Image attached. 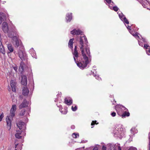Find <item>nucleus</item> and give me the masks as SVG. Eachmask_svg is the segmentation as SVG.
<instances>
[{
	"instance_id": "obj_57",
	"label": "nucleus",
	"mask_w": 150,
	"mask_h": 150,
	"mask_svg": "<svg viewBox=\"0 0 150 150\" xmlns=\"http://www.w3.org/2000/svg\"><path fill=\"white\" fill-rule=\"evenodd\" d=\"M82 148H83V149H84V148H85V147H84V146Z\"/></svg>"
},
{
	"instance_id": "obj_13",
	"label": "nucleus",
	"mask_w": 150,
	"mask_h": 150,
	"mask_svg": "<svg viewBox=\"0 0 150 150\" xmlns=\"http://www.w3.org/2000/svg\"><path fill=\"white\" fill-rule=\"evenodd\" d=\"M9 117L10 118L9 115L7 117L6 119L7 127L9 130L11 129V121Z\"/></svg>"
},
{
	"instance_id": "obj_47",
	"label": "nucleus",
	"mask_w": 150,
	"mask_h": 150,
	"mask_svg": "<svg viewBox=\"0 0 150 150\" xmlns=\"http://www.w3.org/2000/svg\"><path fill=\"white\" fill-rule=\"evenodd\" d=\"M75 128V126L74 125H72L71 126V128L72 129H74Z\"/></svg>"
},
{
	"instance_id": "obj_27",
	"label": "nucleus",
	"mask_w": 150,
	"mask_h": 150,
	"mask_svg": "<svg viewBox=\"0 0 150 150\" xmlns=\"http://www.w3.org/2000/svg\"><path fill=\"white\" fill-rule=\"evenodd\" d=\"M112 145L111 144H108L107 145V148L108 150H112Z\"/></svg>"
},
{
	"instance_id": "obj_10",
	"label": "nucleus",
	"mask_w": 150,
	"mask_h": 150,
	"mask_svg": "<svg viewBox=\"0 0 150 150\" xmlns=\"http://www.w3.org/2000/svg\"><path fill=\"white\" fill-rule=\"evenodd\" d=\"M29 102L26 99H25L23 101L19 106V109H21L23 108H25L28 105Z\"/></svg>"
},
{
	"instance_id": "obj_9",
	"label": "nucleus",
	"mask_w": 150,
	"mask_h": 150,
	"mask_svg": "<svg viewBox=\"0 0 150 150\" xmlns=\"http://www.w3.org/2000/svg\"><path fill=\"white\" fill-rule=\"evenodd\" d=\"M82 33L83 32L79 29L76 30V29H74L71 31V33L73 35H81Z\"/></svg>"
},
{
	"instance_id": "obj_53",
	"label": "nucleus",
	"mask_w": 150,
	"mask_h": 150,
	"mask_svg": "<svg viewBox=\"0 0 150 150\" xmlns=\"http://www.w3.org/2000/svg\"><path fill=\"white\" fill-rule=\"evenodd\" d=\"M127 28H128V29H129L130 28V26H128Z\"/></svg>"
},
{
	"instance_id": "obj_3",
	"label": "nucleus",
	"mask_w": 150,
	"mask_h": 150,
	"mask_svg": "<svg viewBox=\"0 0 150 150\" xmlns=\"http://www.w3.org/2000/svg\"><path fill=\"white\" fill-rule=\"evenodd\" d=\"M115 108L117 114L119 115H121L125 110H127V109L124 106L120 104L116 105Z\"/></svg>"
},
{
	"instance_id": "obj_59",
	"label": "nucleus",
	"mask_w": 150,
	"mask_h": 150,
	"mask_svg": "<svg viewBox=\"0 0 150 150\" xmlns=\"http://www.w3.org/2000/svg\"><path fill=\"white\" fill-rule=\"evenodd\" d=\"M1 121V120L0 119V122Z\"/></svg>"
},
{
	"instance_id": "obj_51",
	"label": "nucleus",
	"mask_w": 150,
	"mask_h": 150,
	"mask_svg": "<svg viewBox=\"0 0 150 150\" xmlns=\"http://www.w3.org/2000/svg\"><path fill=\"white\" fill-rule=\"evenodd\" d=\"M110 114L111 115V116H112V112H111Z\"/></svg>"
},
{
	"instance_id": "obj_11",
	"label": "nucleus",
	"mask_w": 150,
	"mask_h": 150,
	"mask_svg": "<svg viewBox=\"0 0 150 150\" xmlns=\"http://www.w3.org/2000/svg\"><path fill=\"white\" fill-rule=\"evenodd\" d=\"M12 40L13 42H15L14 43L15 47H18L19 45L18 38L17 36L13 37Z\"/></svg>"
},
{
	"instance_id": "obj_24",
	"label": "nucleus",
	"mask_w": 150,
	"mask_h": 150,
	"mask_svg": "<svg viewBox=\"0 0 150 150\" xmlns=\"http://www.w3.org/2000/svg\"><path fill=\"white\" fill-rule=\"evenodd\" d=\"M8 48L10 52H12L13 51V48L11 44H9L8 45Z\"/></svg>"
},
{
	"instance_id": "obj_39",
	"label": "nucleus",
	"mask_w": 150,
	"mask_h": 150,
	"mask_svg": "<svg viewBox=\"0 0 150 150\" xmlns=\"http://www.w3.org/2000/svg\"><path fill=\"white\" fill-rule=\"evenodd\" d=\"M23 130H16V132H17V133H21V132L23 131Z\"/></svg>"
},
{
	"instance_id": "obj_30",
	"label": "nucleus",
	"mask_w": 150,
	"mask_h": 150,
	"mask_svg": "<svg viewBox=\"0 0 150 150\" xmlns=\"http://www.w3.org/2000/svg\"><path fill=\"white\" fill-rule=\"evenodd\" d=\"M28 94H21L19 96V98L21 100L23 98V97H26L28 96Z\"/></svg>"
},
{
	"instance_id": "obj_1",
	"label": "nucleus",
	"mask_w": 150,
	"mask_h": 150,
	"mask_svg": "<svg viewBox=\"0 0 150 150\" xmlns=\"http://www.w3.org/2000/svg\"><path fill=\"white\" fill-rule=\"evenodd\" d=\"M88 43L87 39L85 36L80 37L79 46L80 48L83 58H81V59H79V61H76V58L79 57V53L77 50L76 45L75 46L74 52H72L75 62L77 66L81 69H83L87 67L89 62L88 58L84 52L85 50L88 56H90V52Z\"/></svg>"
},
{
	"instance_id": "obj_8",
	"label": "nucleus",
	"mask_w": 150,
	"mask_h": 150,
	"mask_svg": "<svg viewBox=\"0 0 150 150\" xmlns=\"http://www.w3.org/2000/svg\"><path fill=\"white\" fill-rule=\"evenodd\" d=\"M2 29L3 31L5 33H8L9 31L8 25L6 22H4L3 23Z\"/></svg>"
},
{
	"instance_id": "obj_22",
	"label": "nucleus",
	"mask_w": 150,
	"mask_h": 150,
	"mask_svg": "<svg viewBox=\"0 0 150 150\" xmlns=\"http://www.w3.org/2000/svg\"><path fill=\"white\" fill-rule=\"evenodd\" d=\"M72 13H68L66 16V19L67 22H70L72 19Z\"/></svg>"
},
{
	"instance_id": "obj_12",
	"label": "nucleus",
	"mask_w": 150,
	"mask_h": 150,
	"mask_svg": "<svg viewBox=\"0 0 150 150\" xmlns=\"http://www.w3.org/2000/svg\"><path fill=\"white\" fill-rule=\"evenodd\" d=\"M21 83L22 85L26 86L27 84V77L25 75H23L21 76Z\"/></svg>"
},
{
	"instance_id": "obj_32",
	"label": "nucleus",
	"mask_w": 150,
	"mask_h": 150,
	"mask_svg": "<svg viewBox=\"0 0 150 150\" xmlns=\"http://www.w3.org/2000/svg\"><path fill=\"white\" fill-rule=\"evenodd\" d=\"M77 109V106L76 105H75L74 107L73 106L71 107V109L73 111H75Z\"/></svg>"
},
{
	"instance_id": "obj_2",
	"label": "nucleus",
	"mask_w": 150,
	"mask_h": 150,
	"mask_svg": "<svg viewBox=\"0 0 150 150\" xmlns=\"http://www.w3.org/2000/svg\"><path fill=\"white\" fill-rule=\"evenodd\" d=\"M125 129L121 125H116L113 128V136L117 139L125 137Z\"/></svg>"
},
{
	"instance_id": "obj_21",
	"label": "nucleus",
	"mask_w": 150,
	"mask_h": 150,
	"mask_svg": "<svg viewBox=\"0 0 150 150\" xmlns=\"http://www.w3.org/2000/svg\"><path fill=\"white\" fill-rule=\"evenodd\" d=\"M22 94H28L29 90L26 86H23L22 87Z\"/></svg>"
},
{
	"instance_id": "obj_14",
	"label": "nucleus",
	"mask_w": 150,
	"mask_h": 150,
	"mask_svg": "<svg viewBox=\"0 0 150 150\" xmlns=\"http://www.w3.org/2000/svg\"><path fill=\"white\" fill-rule=\"evenodd\" d=\"M10 85L12 88V91L13 92H16V86L15 82L13 80L11 81Z\"/></svg>"
},
{
	"instance_id": "obj_15",
	"label": "nucleus",
	"mask_w": 150,
	"mask_h": 150,
	"mask_svg": "<svg viewBox=\"0 0 150 150\" xmlns=\"http://www.w3.org/2000/svg\"><path fill=\"white\" fill-rule=\"evenodd\" d=\"M6 16L5 14L0 12V24H1L3 21L4 20H6Z\"/></svg>"
},
{
	"instance_id": "obj_23",
	"label": "nucleus",
	"mask_w": 150,
	"mask_h": 150,
	"mask_svg": "<svg viewBox=\"0 0 150 150\" xmlns=\"http://www.w3.org/2000/svg\"><path fill=\"white\" fill-rule=\"evenodd\" d=\"M24 67L23 62H21L19 68V71L21 72H23L24 70Z\"/></svg>"
},
{
	"instance_id": "obj_60",
	"label": "nucleus",
	"mask_w": 150,
	"mask_h": 150,
	"mask_svg": "<svg viewBox=\"0 0 150 150\" xmlns=\"http://www.w3.org/2000/svg\"><path fill=\"white\" fill-rule=\"evenodd\" d=\"M15 150H17V149H15Z\"/></svg>"
},
{
	"instance_id": "obj_34",
	"label": "nucleus",
	"mask_w": 150,
	"mask_h": 150,
	"mask_svg": "<svg viewBox=\"0 0 150 150\" xmlns=\"http://www.w3.org/2000/svg\"><path fill=\"white\" fill-rule=\"evenodd\" d=\"M133 35L137 39L139 38V37L137 33H135Z\"/></svg>"
},
{
	"instance_id": "obj_45",
	"label": "nucleus",
	"mask_w": 150,
	"mask_h": 150,
	"mask_svg": "<svg viewBox=\"0 0 150 150\" xmlns=\"http://www.w3.org/2000/svg\"><path fill=\"white\" fill-rule=\"evenodd\" d=\"M87 142V140H85V141H84V140H82V141L81 142H80L81 143H86Z\"/></svg>"
},
{
	"instance_id": "obj_46",
	"label": "nucleus",
	"mask_w": 150,
	"mask_h": 150,
	"mask_svg": "<svg viewBox=\"0 0 150 150\" xmlns=\"http://www.w3.org/2000/svg\"><path fill=\"white\" fill-rule=\"evenodd\" d=\"M98 150V148L97 146H96L95 147H94L93 149H92V150Z\"/></svg>"
},
{
	"instance_id": "obj_54",
	"label": "nucleus",
	"mask_w": 150,
	"mask_h": 150,
	"mask_svg": "<svg viewBox=\"0 0 150 150\" xmlns=\"http://www.w3.org/2000/svg\"><path fill=\"white\" fill-rule=\"evenodd\" d=\"M17 145V144H16L15 147V148H16V147Z\"/></svg>"
},
{
	"instance_id": "obj_49",
	"label": "nucleus",
	"mask_w": 150,
	"mask_h": 150,
	"mask_svg": "<svg viewBox=\"0 0 150 150\" xmlns=\"http://www.w3.org/2000/svg\"><path fill=\"white\" fill-rule=\"evenodd\" d=\"M14 69L16 71L17 68L16 67H14Z\"/></svg>"
},
{
	"instance_id": "obj_5",
	"label": "nucleus",
	"mask_w": 150,
	"mask_h": 150,
	"mask_svg": "<svg viewBox=\"0 0 150 150\" xmlns=\"http://www.w3.org/2000/svg\"><path fill=\"white\" fill-rule=\"evenodd\" d=\"M19 57L22 61L27 60V56L25 52L20 50L18 52Z\"/></svg>"
},
{
	"instance_id": "obj_40",
	"label": "nucleus",
	"mask_w": 150,
	"mask_h": 150,
	"mask_svg": "<svg viewBox=\"0 0 150 150\" xmlns=\"http://www.w3.org/2000/svg\"><path fill=\"white\" fill-rule=\"evenodd\" d=\"M107 147H106L105 146L103 145L102 147V150H106Z\"/></svg>"
},
{
	"instance_id": "obj_18",
	"label": "nucleus",
	"mask_w": 150,
	"mask_h": 150,
	"mask_svg": "<svg viewBox=\"0 0 150 150\" xmlns=\"http://www.w3.org/2000/svg\"><path fill=\"white\" fill-rule=\"evenodd\" d=\"M130 114L128 112V110H125L123 113L120 116H121L122 118H124L126 117H128L129 116Z\"/></svg>"
},
{
	"instance_id": "obj_16",
	"label": "nucleus",
	"mask_w": 150,
	"mask_h": 150,
	"mask_svg": "<svg viewBox=\"0 0 150 150\" xmlns=\"http://www.w3.org/2000/svg\"><path fill=\"white\" fill-rule=\"evenodd\" d=\"M59 110L62 113L64 114H66L67 113V110L66 108H62L61 105H59Z\"/></svg>"
},
{
	"instance_id": "obj_31",
	"label": "nucleus",
	"mask_w": 150,
	"mask_h": 150,
	"mask_svg": "<svg viewBox=\"0 0 150 150\" xmlns=\"http://www.w3.org/2000/svg\"><path fill=\"white\" fill-rule=\"evenodd\" d=\"M96 120L92 121L91 124V125L93 126L92 127H91V128H93L94 127L95 123H96V124H98V122L96 123Z\"/></svg>"
},
{
	"instance_id": "obj_19",
	"label": "nucleus",
	"mask_w": 150,
	"mask_h": 150,
	"mask_svg": "<svg viewBox=\"0 0 150 150\" xmlns=\"http://www.w3.org/2000/svg\"><path fill=\"white\" fill-rule=\"evenodd\" d=\"M74 40V39L73 38L69 40L68 42V47L72 50V49H73V42Z\"/></svg>"
},
{
	"instance_id": "obj_41",
	"label": "nucleus",
	"mask_w": 150,
	"mask_h": 150,
	"mask_svg": "<svg viewBox=\"0 0 150 150\" xmlns=\"http://www.w3.org/2000/svg\"><path fill=\"white\" fill-rule=\"evenodd\" d=\"M144 48L146 49H148V47H149V45L147 44H144Z\"/></svg>"
},
{
	"instance_id": "obj_7",
	"label": "nucleus",
	"mask_w": 150,
	"mask_h": 150,
	"mask_svg": "<svg viewBox=\"0 0 150 150\" xmlns=\"http://www.w3.org/2000/svg\"><path fill=\"white\" fill-rule=\"evenodd\" d=\"M16 109V105H13L12 106L10 110V112L9 115L10 118L13 117L15 115V112Z\"/></svg>"
},
{
	"instance_id": "obj_33",
	"label": "nucleus",
	"mask_w": 150,
	"mask_h": 150,
	"mask_svg": "<svg viewBox=\"0 0 150 150\" xmlns=\"http://www.w3.org/2000/svg\"><path fill=\"white\" fill-rule=\"evenodd\" d=\"M124 22L127 24L129 23V22L126 17H124L123 18Z\"/></svg>"
},
{
	"instance_id": "obj_48",
	"label": "nucleus",
	"mask_w": 150,
	"mask_h": 150,
	"mask_svg": "<svg viewBox=\"0 0 150 150\" xmlns=\"http://www.w3.org/2000/svg\"><path fill=\"white\" fill-rule=\"evenodd\" d=\"M116 113L115 112H113V117H114L116 115Z\"/></svg>"
},
{
	"instance_id": "obj_29",
	"label": "nucleus",
	"mask_w": 150,
	"mask_h": 150,
	"mask_svg": "<svg viewBox=\"0 0 150 150\" xmlns=\"http://www.w3.org/2000/svg\"><path fill=\"white\" fill-rule=\"evenodd\" d=\"M21 133H16L15 134L16 137L18 139H21V138L22 136H20Z\"/></svg>"
},
{
	"instance_id": "obj_42",
	"label": "nucleus",
	"mask_w": 150,
	"mask_h": 150,
	"mask_svg": "<svg viewBox=\"0 0 150 150\" xmlns=\"http://www.w3.org/2000/svg\"><path fill=\"white\" fill-rule=\"evenodd\" d=\"M110 8V9L112 10V5L111 4H109L108 6Z\"/></svg>"
},
{
	"instance_id": "obj_55",
	"label": "nucleus",
	"mask_w": 150,
	"mask_h": 150,
	"mask_svg": "<svg viewBox=\"0 0 150 150\" xmlns=\"http://www.w3.org/2000/svg\"><path fill=\"white\" fill-rule=\"evenodd\" d=\"M132 138H131V139H130L129 141H132Z\"/></svg>"
},
{
	"instance_id": "obj_28",
	"label": "nucleus",
	"mask_w": 150,
	"mask_h": 150,
	"mask_svg": "<svg viewBox=\"0 0 150 150\" xmlns=\"http://www.w3.org/2000/svg\"><path fill=\"white\" fill-rule=\"evenodd\" d=\"M25 109H22L19 113V115L23 116L25 114Z\"/></svg>"
},
{
	"instance_id": "obj_61",
	"label": "nucleus",
	"mask_w": 150,
	"mask_h": 150,
	"mask_svg": "<svg viewBox=\"0 0 150 150\" xmlns=\"http://www.w3.org/2000/svg\"><path fill=\"white\" fill-rule=\"evenodd\" d=\"M84 150H86V149L85 150L84 149Z\"/></svg>"
},
{
	"instance_id": "obj_36",
	"label": "nucleus",
	"mask_w": 150,
	"mask_h": 150,
	"mask_svg": "<svg viewBox=\"0 0 150 150\" xmlns=\"http://www.w3.org/2000/svg\"><path fill=\"white\" fill-rule=\"evenodd\" d=\"M119 8L117 6L113 7V10L115 11H117L118 10Z\"/></svg>"
},
{
	"instance_id": "obj_44",
	"label": "nucleus",
	"mask_w": 150,
	"mask_h": 150,
	"mask_svg": "<svg viewBox=\"0 0 150 150\" xmlns=\"http://www.w3.org/2000/svg\"><path fill=\"white\" fill-rule=\"evenodd\" d=\"M106 2L108 3L109 4L111 2V0H105Z\"/></svg>"
},
{
	"instance_id": "obj_52",
	"label": "nucleus",
	"mask_w": 150,
	"mask_h": 150,
	"mask_svg": "<svg viewBox=\"0 0 150 150\" xmlns=\"http://www.w3.org/2000/svg\"><path fill=\"white\" fill-rule=\"evenodd\" d=\"M25 119L27 120H28V119L27 118V117H26L25 118Z\"/></svg>"
},
{
	"instance_id": "obj_58",
	"label": "nucleus",
	"mask_w": 150,
	"mask_h": 150,
	"mask_svg": "<svg viewBox=\"0 0 150 150\" xmlns=\"http://www.w3.org/2000/svg\"><path fill=\"white\" fill-rule=\"evenodd\" d=\"M114 101H115V102L116 103V101H115V100H114Z\"/></svg>"
},
{
	"instance_id": "obj_38",
	"label": "nucleus",
	"mask_w": 150,
	"mask_h": 150,
	"mask_svg": "<svg viewBox=\"0 0 150 150\" xmlns=\"http://www.w3.org/2000/svg\"><path fill=\"white\" fill-rule=\"evenodd\" d=\"M4 117V115L3 113L1 114L0 115V119L2 120V119Z\"/></svg>"
},
{
	"instance_id": "obj_6",
	"label": "nucleus",
	"mask_w": 150,
	"mask_h": 150,
	"mask_svg": "<svg viewBox=\"0 0 150 150\" xmlns=\"http://www.w3.org/2000/svg\"><path fill=\"white\" fill-rule=\"evenodd\" d=\"M16 125L17 127L20 130H25L26 129V124L21 120L19 121L17 123Z\"/></svg>"
},
{
	"instance_id": "obj_37",
	"label": "nucleus",
	"mask_w": 150,
	"mask_h": 150,
	"mask_svg": "<svg viewBox=\"0 0 150 150\" xmlns=\"http://www.w3.org/2000/svg\"><path fill=\"white\" fill-rule=\"evenodd\" d=\"M146 52L148 55H150V48H148V50H146Z\"/></svg>"
},
{
	"instance_id": "obj_50",
	"label": "nucleus",
	"mask_w": 150,
	"mask_h": 150,
	"mask_svg": "<svg viewBox=\"0 0 150 150\" xmlns=\"http://www.w3.org/2000/svg\"><path fill=\"white\" fill-rule=\"evenodd\" d=\"M149 150H150V142H149Z\"/></svg>"
},
{
	"instance_id": "obj_26",
	"label": "nucleus",
	"mask_w": 150,
	"mask_h": 150,
	"mask_svg": "<svg viewBox=\"0 0 150 150\" xmlns=\"http://www.w3.org/2000/svg\"><path fill=\"white\" fill-rule=\"evenodd\" d=\"M72 137L74 138H76L79 137V133H74L72 134Z\"/></svg>"
},
{
	"instance_id": "obj_43",
	"label": "nucleus",
	"mask_w": 150,
	"mask_h": 150,
	"mask_svg": "<svg viewBox=\"0 0 150 150\" xmlns=\"http://www.w3.org/2000/svg\"><path fill=\"white\" fill-rule=\"evenodd\" d=\"M86 150H92V147L86 148Z\"/></svg>"
},
{
	"instance_id": "obj_17",
	"label": "nucleus",
	"mask_w": 150,
	"mask_h": 150,
	"mask_svg": "<svg viewBox=\"0 0 150 150\" xmlns=\"http://www.w3.org/2000/svg\"><path fill=\"white\" fill-rule=\"evenodd\" d=\"M64 101L67 105H70L72 103V100L70 98H66L64 99Z\"/></svg>"
},
{
	"instance_id": "obj_4",
	"label": "nucleus",
	"mask_w": 150,
	"mask_h": 150,
	"mask_svg": "<svg viewBox=\"0 0 150 150\" xmlns=\"http://www.w3.org/2000/svg\"><path fill=\"white\" fill-rule=\"evenodd\" d=\"M17 33V30L15 27L14 25H12V26L9 30L8 35V37L13 39V37L16 36H14V35H16Z\"/></svg>"
},
{
	"instance_id": "obj_35",
	"label": "nucleus",
	"mask_w": 150,
	"mask_h": 150,
	"mask_svg": "<svg viewBox=\"0 0 150 150\" xmlns=\"http://www.w3.org/2000/svg\"><path fill=\"white\" fill-rule=\"evenodd\" d=\"M128 150H137V149L132 146L130 147Z\"/></svg>"
},
{
	"instance_id": "obj_25",
	"label": "nucleus",
	"mask_w": 150,
	"mask_h": 150,
	"mask_svg": "<svg viewBox=\"0 0 150 150\" xmlns=\"http://www.w3.org/2000/svg\"><path fill=\"white\" fill-rule=\"evenodd\" d=\"M131 133L133 134H134L137 132V130L135 129V127H132L130 130Z\"/></svg>"
},
{
	"instance_id": "obj_20",
	"label": "nucleus",
	"mask_w": 150,
	"mask_h": 150,
	"mask_svg": "<svg viewBox=\"0 0 150 150\" xmlns=\"http://www.w3.org/2000/svg\"><path fill=\"white\" fill-rule=\"evenodd\" d=\"M113 150H122L119 144H115L114 145Z\"/></svg>"
},
{
	"instance_id": "obj_56",
	"label": "nucleus",
	"mask_w": 150,
	"mask_h": 150,
	"mask_svg": "<svg viewBox=\"0 0 150 150\" xmlns=\"http://www.w3.org/2000/svg\"><path fill=\"white\" fill-rule=\"evenodd\" d=\"M149 140L150 139V136H149Z\"/></svg>"
}]
</instances>
